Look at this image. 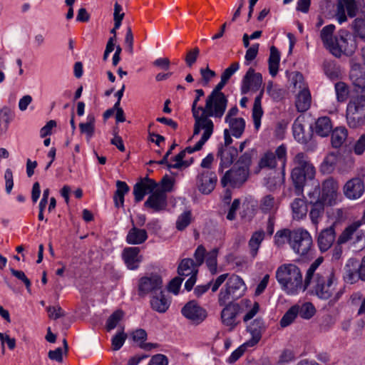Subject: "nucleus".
Wrapping results in <instances>:
<instances>
[{
    "mask_svg": "<svg viewBox=\"0 0 365 365\" xmlns=\"http://www.w3.org/2000/svg\"><path fill=\"white\" fill-rule=\"evenodd\" d=\"M323 257L315 259L307 269L305 274L306 289L312 285L313 292L322 299H329L334 295L337 300L341 292H336L338 278L333 267L322 265Z\"/></svg>",
    "mask_w": 365,
    "mask_h": 365,
    "instance_id": "f257e3e1",
    "label": "nucleus"
},
{
    "mask_svg": "<svg viewBox=\"0 0 365 365\" xmlns=\"http://www.w3.org/2000/svg\"><path fill=\"white\" fill-rule=\"evenodd\" d=\"M247 290L244 280L236 274H232L218 294L217 302L225 307L221 312V319L224 325L233 329L236 325V318L240 306L232 301L242 297Z\"/></svg>",
    "mask_w": 365,
    "mask_h": 365,
    "instance_id": "f03ea898",
    "label": "nucleus"
},
{
    "mask_svg": "<svg viewBox=\"0 0 365 365\" xmlns=\"http://www.w3.org/2000/svg\"><path fill=\"white\" fill-rule=\"evenodd\" d=\"M276 279L282 289L288 294L306 290L305 279L303 280L300 268L294 264L280 265L276 271Z\"/></svg>",
    "mask_w": 365,
    "mask_h": 365,
    "instance_id": "7ed1b4c3",
    "label": "nucleus"
},
{
    "mask_svg": "<svg viewBox=\"0 0 365 365\" xmlns=\"http://www.w3.org/2000/svg\"><path fill=\"white\" fill-rule=\"evenodd\" d=\"M294 167L291 178L294 187L296 195H302L307 180H312L316 174L314 165L310 163L308 156L304 153H299L294 159Z\"/></svg>",
    "mask_w": 365,
    "mask_h": 365,
    "instance_id": "20e7f679",
    "label": "nucleus"
},
{
    "mask_svg": "<svg viewBox=\"0 0 365 365\" xmlns=\"http://www.w3.org/2000/svg\"><path fill=\"white\" fill-rule=\"evenodd\" d=\"M346 118L349 127L356 128L365 123V97L359 96L347 104Z\"/></svg>",
    "mask_w": 365,
    "mask_h": 365,
    "instance_id": "39448f33",
    "label": "nucleus"
},
{
    "mask_svg": "<svg viewBox=\"0 0 365 365\" xmlns=\"http://www.w3.org/2000/svg\"><path fill=\"white\" fill-rule=\"evenodd\" d=\"M361 225V220L354 221L349 225L339 236L337 243L342 245L351 241L356 250H362L365 248V231L359 229Z\"/></svg>",
    "mask_w": 365,
    "mask_h": 365,
    "instance_id": "423d86ee",
    "label": "nucleus"
},
{
    "mask_svg": "<svg viewBox=\"0 0 365 365\" xmlns=\"http://www.w3.org/2000/svg\"><path fill=\"white\" fill-rule=\"evenodd\" d=\"M356 43L354 38L346 30L341 29L335 36V41L329 48L330 53L335 57L339 58L342 54L351 56L356 49Z\"/></svg>",
    "mask_w": 365,
    "mask_h": 365,
    "instance_id": "0eeeda50",
    "label": "nucleus"
},
{
    "mask_svg": "<svg viewBox=\"0 0 365 365\" xmlns=\"http://www.w3.org/2000/svg\"><path fill=\"white\" fill-rule=\"evenodd\" d=\"M290 246L295 253L300 256H309L312 252V238L303 228L294 230Z\"/></svg>",
    "mask_w": 365,
    "mask_h": 365,
    "instance_id": "6e6552de",
    "label": "nucleus"
},
{
    "mask_svg": "<svg viewBox=\"0 0 365 365\" xmlns=\"http://www.w3.org/2000/svg\"><path fill=\"white\" fill-rule=\"evenodd\" d=\"M292 81L294 87L299 89L295 101L297 110L300 113L305 112L310 108L312 103L309 90L305 85L303 76L300 73H296Z\"/></svg>",
    "mask_w": 365,
    "mask_h": 365,
    "instance_id": "1a4fd4ad",
    "label": "nucleus"
},
{
    "mask_svg": "<svg viewBox=\"0 0 365 365\" xmlns=\"http://www.w3.org/2000/svg\"><path fill=\"white\" fill-rule=\"evenodd\" d=\"M228 100L226 96L209 95L202 113L210 117L221 118L227 106Z\"/></svg>",
    "mask_w": 365,
    "mask_h": 365,
    "instance_id": "9d476101",
    "label": "nucleus"
},
{
    "mask_svg": "<svg viewBox=\"0 0 365 365\" xmlns=\"http://www.w3.org/2000/svg\"><path fill=\"white\" fill-rule=\"evenodd\" d=\"M195 119L193 135H198L201 130L204 132L200 140L206 143L213 133L214 124L210 116L203 113L192 114Z\"/></svg>",
    "mask_w": 365,
    "mask_h": 365,
    "instance_id": "9b49d317",
    "label": "nucleus"
},
{
    "mask_svg": "<svg viewBox=\"0 0 365 365\" xmlns=\"http://www.w3.org/2000/svg\"><path fill=\"white\" fill-rule=\"evenodd\" d=\"M287 156V149L284 145H279L274 153L265 152L259 159L258 165L259 168L273 169L277 166V159L284 165Z\"/></svg>",
    "mask_w": 365,
    "mask_h": 365,
    "instance_id": "f8f14e48",
    "label": "nucleus"
},
{
    "mask_svg": "<svg viewBox=\"0 0 365 365\" xmlns=\"http://www.w3.org/2000/svg\"><path fill=\"white\" fill-rule=\"evenodd\" d=\"M163 287L162 278L156 274L143 277L138 282V294L144 297L149 293H156L161 290Z\"/></svg>",
    "mask_w": 365,
    "mask_h": 365,
    "instance_id": "ddd939ff",
    "label": "nucleus"
},
{
    "mask_svg": "<svg viewBox=\"0 0 365 365\" xmlns=\"http://www.w3.org/2000/svg\"><path fill=\"white\" fill-rule=\"evenodd\" d=\"M247 170L244 168L231 169L225 173L221 179V184L223 187L228 185L239 187L247 180Z\"/></svg>",
    "mask_w": 365,
    "mask_h": 365,
    "instance_id": "4468645a",
    "label": "nucleus"
},
{
    "mask_svg": "<svg viewBox=\"0 0 365 365\" xmlns=\"http://www.w3.org/2000/svg\"><path fill=\"white\" fill-rule=\"evenodd\" d=\"M262 84V76L259 73H255L252 68H250L243 77L241 93H247L250 91H258Z\"/></svg>",
    "mask_w": 365,
    "mask_h": 365,
    "instance_id": "2eb2a0df",
    "label": "nucleus"
},
{
    "mask_svg": "<svg viewBox=\"0 0 365 365\" xmlns=\"http://www.w3.org/2000/svg\"><path fill=\"white\" fill-rule=\"evenodd\" d=\"M339 190L338 182L330 178L325 180L322 184V201L332 205L336 202Z\"/></svg>",
    "mask_w": 365,
    "mask_h": 365,
    "instance_id": "dca6fc26",
    "label": "nucleus"
},
{
    "mask_svg": "<svg viewBox=\"0 0 365 365\" xmlns=\"http://www.w3.org/2000/svg\"><path fill=\"white\" fill-rule=\"evenodd\" d=\"M217 181L216 174L210 170L202 172L197 178L198 189L203 194L210 193L214 190Z\"/></svg>",
    "mask_w": 365,
    "mask_h": 365,
    "instance_id": "f3484780",
    "label": "nucleus"
},
{
    "mask_svg": "<svg viewBox=\"0 0 365 365\" xmlns=\"http://www.w3.org/2000/svg\"><path fill=\"white\" fill-rule=\"evenodd\" d=\"M181 312L185 317L197 324L202 322L207 317L206 311L194 301L187 303Z\"/></svg>",
    "mask_w": 365,
    "mask_h": 365,
    "instance_id": "a211bd4d",
    "label": "nucleus"
},
{
    "mask_svg": "<svg viewBox=\"0 0 365 365\" xmlns=\"http://www.w3.org/2000/svg\"><path fill=\"white\" fill-rule=\"evenodd\" d=\"M158 187L156 182L149 178H145L133 187V195L136 202H140L147 193L153 192Z\"/></svg>",
    "mask_w": 365,
    "mask_h": 365,
    "instance_id": "6ab92c4d",
    "label": "nucleus"
},
{
    "mask_svg": "<svg viewBox=\"0 0 365 365\" xmlns=\"http://www.w3.org/2000/svg\"><path fill=\"white\" fill-rule=\"evenodd\" d=\"M343 190L347 198L351 200L359 199L364 192V181L359 178H354L346 182Z\"/></svg>",
    "mask_w": 365,
    "mask_h": 365,
    "instance_id": "aec40b11",
    "label": "nucleus"
},
{
    "mask_svg": "<svg viewBox=\"0 0 365 365\" xmlns=\"http://www.w3.org/2000/svg\"><path fill=\"white\" fill-rule=\"evenodd\" d=\"M144 206L153 212L163 210L167 207V195L163 191L155 190L144 202Z\"/></svg>",
    "mask_w": 365,
    "mask_h": 365,
    "instance_id": "412c9836",
    "label": "nucleus"
},
{
    "mask_svg": "<svg viewBox=\"0 0 365 365\" xmlns=\"http://www.w3.org/2000/svg\"><path fill=\"white\" fill-rule=\"evenodd\" d=\"M302 197L294 198L290 203L292 217L294 220L300 221L307 217L308 212L309 202L304 195H300Z\"/></svg>",
    "mask_w": 365,
    "mask_h": 365,
    "instance_id": "4be33fe9",
    "label": "nucleus"
},
{
    "mask_svg": "<svg viewBox=\"0 0 365 365\" xmlns=\"http://www.w3.org/2000/svg\"><path fill=\"white\" fill-rule=\"evenodd\" d=\"M265 329L264 322L262 318H257L251 322L247 326V331L250 333L252 337L245 342V345L255 346L261 339L262 334Z\"/></svg>",
    "mask_w": 365,
    "mask_h": 365,
    "instance_id": "5701e85b",
    "label": "nucleus"
},
{
    "mask_svg": "<svg viewBox=\"0 0 365 365\" xmlns=\"http://www.w3.org/2000/svg\"><path fill=\"white\" fill-rule=\"evenodd\" d=\"M237 156V150L234 147L218 148L217 157L220 158L218 172L222 173L224 170L230 167Z\"/></svg>",
    "mask_w": 365,
    "mask_h": 365,
    "instance_id": "b1692460",
    "label": "nucleus"
},
{
    "mask_svg": "<svg viewBox=\"0 0 365 365\" xmlns=\"http://www.w3.org/2000/svg\"><path fill=\"white\" fill-rule=\"evenodd\" d=\"M140 248L138 247H128L124 248L122 257L129 269H136L142 261L143 257L140 255Z\"/></svg>",
    "mask_w": 365,
    "mask_h": 365,
    "instance_id": "393cba45",
    "label": "nucleus"
},
{
    "mask_svg": "<svg viewBox=\"0 0 365 365\" xmlns=\"http://www.w3.org/2000/svg\"><path fill=\"white\" fill-rule=\"evenodd\" d=\"M336 237L335 230L331 226L322 230L318 237V245L322 252L327 251L333 245Z\"/></svg>",
    "mask_w": 365,
    "mask_h": 365,
    "instance_id": "a878e982",
    "label": "nucleus"
},
{
    "mask_svg": "<svg viewBox=\"0 0 365 365\" xmlns=\"http://www.w3.org/2000/svg\"><path fill=\"white\" fill-rule=\"evenodd\" d=\"M310 205L309 218L312 223L317 227L318 224L322 220L324 214V202L322 200L309 202Z\"/></svg>",
    "mask_w": 365,
    "mask_h": 365,
    "instance_id": "bb28decb",
    "label": "nucleus"
},
{
    "mask_svg": "<svg viewBox=\"0 0 365 365\" xmlns=\"http://www.w3.org/2000/svg\"><path fill=\"white\" fill-rule=\"evenodd\" d=\"M150 306L153 310L159 313H164L168 309L170 302L165 297L163 292L160 290L159 293L156 292L152 297Z\"/></svg>",
    "mask_w": 365,
    "mask_h": 365,
    "instance_id": "cd10ccee",
    "label": "nucleus"
},
{
    "mask_svg": "<svg viewBox=\"0 0 365 365\" xmlns=\"http://www.w3.org/2000/svg\"><path fill=\"white\" fill-rule=\"evenodd\" d=\"M148 239L147 231L144 229H140L133 225L130 229L126 236V242L130 245H140Z\"/></svg>",
    "mask_w": 365,
    "mask_h": 365,
    "instance_id": "c85d7f7f",
    "label": "nucleus"
},
{
    "mask_svg": "<svg viewBox=\"0 0 365 365\" xmlns=\"http://www.w3.org/2000/svg\"><path fill=\"white\" fill-rule=\"evenodd\" d=\"M198 267L195 265L193 259L191 258L183 259L178 265V273L180 276H191L197 274Z\"/></svg>",
    "mask_w": 365,
    "mask_h": 365,
    "instance_id": "c756f323",
    "label": "nucleus"
},
{
    "mask_svg": "<svg viewBox=\"0 0 365 365\" xmlns=\"http://www.w3.org/2000/svg\"><path fill=\"white\" fill-rule=\"evenodd\" d=\"M332 130V124L329 117H320L315 122L314 132L321 137H326Z\"/></svg>",
    "mask_w": 365,
    "mask_h": 365,
    "instance_id": "7c9ffc66",
    "label": "nucleus"
},
{
    "mask_svg": "<svg viewBox=\"0 0 365 365\" xmlns=\"http://www.w3.org/2000/svg\"><path fill=\"white\" fill-rule=\"evenodd\" d=\"M264 90H261L259 95L255 98L252 108V119L255 128L258 130L261 125V118L263 115V110L261 106V101L263 96Z\"/></svg>",
    "mask_w": 365,
    "mask_h": 365,
    "instance_id": "2f4dec72",
    "label": "nucleus"
},
{
    "mask_svg": "<svg viewBox=\"0 0 365 365\" xmlns=\"http://www.w3.org/2000/svg\"><path fill=\"white\" fill-rule=\"evenodd\" d=\"M280 61V53L278 49L274 46L270 47V53L268 59L269 74L274 77L277 74Z\"/></svg>",
    "mask_w": 365,
    "mask_h": 365,
    "instance_id": "473e14b6",
    "label": "nucleus"
},
{
    "mask_svg": "<svg viewBox=\"0 0 365 365\" xmlns=\"http://www.w3.org/2000/svg\"><path fill=\"white\" fill-rule=\"evenodd\" d=\"M349 76L357 91L361 93H365V72L360 69L353 68Z\"/></svg>",
    "mask_w": 365,
    "mask_h": 365,
    "instance_id": "72a5a7b5",
    "label": "nucleus"
},
{
    "mask_svg": "<svg viewBox=\"0 0 365 365\" xmlns=\"http://www.w3.org/2000/svg\"><path fill=\"white\" fill-rule=\"evenodd\" d=\"M337 164L339 165V155L336 153H330L325 157L322 163V171L326 173H331L334 171Z\"/></svg>",
    "mask_w": 365,
    "mask_h": 365,
    "instance_id": "f704fd0d",
    "label": "nucleus"
},
{
    "mask_svg": "<svg viewBox=\"0 0 365 365\" xmlns=\"http://www.w3.org/2000/svg\"><path fill=\"white\" fill-rule=\"evenodd\" d=\"M95 116L93 114H89L87 116L86 123H81L79 124V129L81 133L85 134L86 140L89 141L93 136L95 131Z\"/></svg>",
    "mask_w": 365,
    "mask_h": 365,
    "instance_id": "c9c22d12",
    "label": "nucleus"
},
{
    "mask_svg": "<svg viewBox=\"0 0 365 365\" xmlns=\"http://www.w3.org/2000/svg\"><path fill=\"white\" fill-rule=\"evenodd\" d=\"M335 30L334 24H329L324 26L321 31L320 37L324 46L329 50L331 46L335 41V37H333V33Z\"/></svg>",
    "mask_w": 365,
    "mask_h": 365,
    "instance_id": "e433bc0d",
    "label": "nucleus"
},
{
    "mask_svg": "<svg viewBox=\"0 0 365 365\" xmlns=\"http://www.w3.org/2000/svg\"><path fill=\"white\" fill-rule=\"evenodd\" d=\"M240 303L242 307L247 309L250 308V309L243 317V321L245 322L252 319L260 309V305L257 302L252 303L251 300L248 299H244L240 302Z\"/></svg>",
    "mask_w": 365,
    "mask_h": 365,
    "instance_id": "4c0bfd02",
    "label": "nucleus"
},
{
    "mask_svg": "<svg viewBox=\"0 0 365 365\" xmlns=\"http://www.w3.org/2000/svg\"><path fill=\"white\" fill-rule=\"evenodd\" d=\"M348 135L347 130L345 128L339 127L332 130L331 142L334 148H339L345 141Z\"/></svg>",
    "mask_w": 365,
    "mask_h": 365,
    "instance_id": "58836bf2",
    "label": "nucleus"
},
{
    "mask_svg": "<svg viewBox=\"0 0 365 365\" xmlns=\"http://www.w3.org/2000/svg\"><path fill=\"white\" fill-rule=\"evenodd\" d=\"M264 238V232L262 230L255 232L250 241L249 247L250 249V254L252 257L257 255L258 250Z\"/></svg>",
    "mask_w": 365,
    "mask_h": 365,
    "instance_id": "ea45409f",
    "label": "nucleus"
},
{
    "mask_svg": "<svg viewBox=\"0 0 365 365\" xmlns=\"http://www.w3.org/2000/svg\"><path fill=\"white\" fill-rule=\"evenodd\" d=\"M259 208L264 213H272L277 210L278 205L275 198L272 195H267L261 199Z\"/></svg>",
    "mask_w": 365,
    "mask_h": 365,
    "instance_id": "a19ab883",
    "label": "nucleus"
},
{
    "mask_svg": "<svg viewBox=\"0 0 365 365\" xmlns=\"http://www.w3.org/2000/svg\"><path fill=\"white\" fill-rule=\"evenodd\" d=\"M229 124L232 135L235 138H240L245 128V121L242 118H236L230 121H225Z\"/></svg>",
    "mask_w": 365,
    "mask_h": 365,
    "instance_id": "79ce46f5",
    "label": "nucleus"
},
{
    "mask_svg": "<svg viewBox=\"0 0 365 365\" xmlns=\"http://www.w3.org/2000/svg\"><path fill=\"white\" fill-rule=\"evenodd\" d=\"M293 233L294 230L282 229L278 230L274 235V244L279 247H282L287 242L290 245Z\"/></svg>",
    "mask_w": 365,
    "mask_h": 365,
    "instance_id": "37998d69",
    "label": "nucleus"
},
{
    "mask_svg": "<svg viewBox=\"0 0 365 365\" xmlns=\"http://www.w3.org/2000/svg\"><path fill=\"white\" fill-rule=\"evenodd\" d=\"M334 90L336 93V100L339 103L345 102L349 96V86L342 81H339L334 85Z\"/></svg>",
    "mask_w": 365,
    "mask_h": 365,
    "instance_id": "c03bdc74",
    "label": "nucleus"
},
{
    "mask_svg": "<svg viewBox=\"0 0 365 365\" xmlns=\"http://www.w3.org/2000/svg\"><path fill=\"white\" fill-rule=\"evenodd\" d=\"M354 158L351 153H348L342 156L339 155V170L341 173H348L354 166Z\"/></svg>",
    "mask_w": 365,
    "mask_h": 365,
    "instance_id": "a18cd8bd",
    "label": "nucleus"
},
{
    "mask_svg": "<svg viewBox=\"0 0 365 365\" xmlns=\"http://www.w3.org/2000/svg\"><path fill=\"white\" fill-rule=\"evenodd\" d=\"M217 254L218 250L215 248L207 252L205 257L206 264L212 275L217 273Z\"/></svg>",
    "mask_w": 365,
    "mask_h": 365,
    "instance_id": "49530a36",
    "label": "nucleus"
},
{
    "mask_svg": "<svg viewBox=\"0 0 365 365\" xmlns=\"http://www.w3.org/2000/svg\"><path fill=\"white\" fill-rule=\"evenodd\" d=\"M294 306H297L298 315L302 319H309L315 314V307L310 302H305L302 305L295 304Z\"/></svg>",
    "mask_w": 365,
    "mask_h": 365,
    "instance_id": "de8ad7c7",
    "label": "nucleus"
},
{
    "mask_svg": "<svg viewBox=\"0 0 365 365\" xmlns=\"http://www.w3.org/2000/svg\"><path fill=\"white\" fill-rule=\"evenodd\" d=\"M297 306L291 307L282 317L279 324L282 327L290 325L298 315Z\"/></svg>",
    "mask_w": 365,
    "mask_h": 365,
    "instance_id": "09e8293b",
    "label": "nucleus"
},
{
    "mask_svg": "<svg viewBox=\"0 0 365 365\" xmlns=\"http://www.w3.org/2000/svg\"><path fill=\"white\" fill-rule=\"evenodd\" d=\"M352 29L355 37L365 38V19L358 17L352 23Z\"/></svg>",
    "mask_w": 365,
    "mask_h": 365,
    "instance_id": "8fccbe9b",
    "label": "nucleus"
},
{
    "mask_svg": "<svg viewBox=\"0 0 365 365\" xmlns=\"http://www.w3.org/2000/svg\"><path fill=\"white\" fill-rule=\"evenodd\" d=\"M192 220V213L191 211L187 210L182 212L178 217L176 221V228L182 231L185 230L191 222Z\"/></svg>",
    "mask_w": 365,
    "mask_h": 365,
    "instance_id": "3c124183",
    "label": "nucleus"
},
{
    "mask_svg": "<svg viewBox=\"0 0 365 365\" xmlns=\"http://www.w3.org/2000/svg\"><path fill=\"white\" fill-rule=\"evenodd\" d=\"M123 317V312L121 310H117L114 312L108 319L106 322V329L108 331H110L115 328L118 322L122 319Z\"/></svg>",
    "mask_w": 365,
    "mask_h": 365,
    "instance_id": "603ef678",
    "label": "nucleus"
},
{
    "mask_svg": "<svg viewBox=\"0 0 365 365\" xmlns=\"http://www.w3.org/2000/svg\"><path fill=\"white\" fill-rule=\"evenodd\" d=\"M293 135L296 140L299 143H305L307 138L304 135V130L303 125L297 120H295L293 126Z\"/></svg>",
    "mask_w": 365,
    "mask_h": 365,
    "instance_id": "864d4df0",
    "label": "nucleus"
},
{
    "mask_svg": "<svg viewBox=\"0 0 365 365\" xmlns=\"http://www.w3.org/2000/svg\"><path fill=\"white\" fill-rule=\"evenodd\" d=\"M14 118V113L8 107H4L0 110V120L4 123L5 129H7L9 124Z\"/></svg>",
    "mask_w": 365,
    "mask_h": 365,
    "instance_id": "5fc2aeb1",
    "label": "nucleus"
},
{
    "mask_svg": "<svg viewBox=\"0 0 365 365\" xmlns=\"http://www.w3.org/2000/svg\"><path fill=\"white\" fill-rule=\"evenodd\" d=\"M267 92L272 99L277 101L281 100L283 97L282 90L274 86L272 81H269L267 84Z\"/></svg>",
    "mask_w": 365,
    "mask_h": 365,
    "instance_id": "6e6d98bb",
    "label": "nucleus"
},
{
    "mask_svg": "<svg viewBox=\"0 0 365 365\" xmlns=\"http://www.w3.org/2000/svg\"><path fill=\"white\" fill-rule=\"evenodd\" d=\"M185 157V155L184 152L182 150L177 155H175L173 158L171 159V160L174 161L175 163L172 164V165H168V169H171V168L180 169L182 166H185V167L189 166L190 163H188L186 161H183V159Z\"/></svg>",
    "mask_w": 365,
    "mask_h": 365,
    "instance_id": "4d7b16f0",
    "label": "nucleus"
},
{
    "mask_svg": "<svg viewBox=\"0 0 365 365\" xmlns=\"http://www.w3.org/2000/svg\"><path fill=\"white\" fill-rule=\"evenodd\" d=\"M126 338L127 335L123 331L116 334L112 339V349L114 351L119 350L123 346Z\"/></svg>",
    "mask_w": 365,
    "mask_h": 365,
    "instance_id": "13d9d810",
    "label": "nucleus"
},
{
    "mask_svg": "<svg viewBox=\"0 0 365 365\" xmlns=\"http://www.w3.org/2000/svg\"><path fill=\"white\" fill-rule=\"evenodd\" d=\"M201 74V83L202 86H206L209 84L210 80L216 76L214 71H212L207 66L206 68H200Z\"/></svg>",
    "mask_w": 365,
    "mask_h": 365,
    "instance_id": "bf43d9fd",
    "label": "nucleus"
},
{
    "mask_svg": "<svg viewBox=\"0 0 365 365\" xmlns=\"http://www.w3.org/2000/svg\"><path fill=\"white\" fill-rule=\"evenodd\" d=\"M265 180V186L272 191L279 187L283 182V178L279 175L277 177L268 178Z\"/></svg>",
    "mask_w": 365,
    "mask_h": 365,
    "instance_id": "052dcab7",
    "label": "nucleus"
},
{
    "mask_svg": "<svg viewBox=\"0 0 365 365\" xmlns=\"http://www.w3.org/2000/svg\"><path fill=\"white\" fill-rule=\"evenodd\" d=\"M125 14L123 12L122 6L115 3L114 5L113 20L115 22V28H120L122 20L123 19Z\"/></svg>",
    "mask_w": 365,
    "mask_h": 365,
    "instance_id": "680f3d73",
    "label": "nucleus"
},
{
    "mask_svg": "<svg viewBox=\"0 0 365 365\" xmlns=\"http://www.w3.org/2000/svg\"><path fill=\"white\" fill-rule=\"evenodd\" d=\"M206 255L205 248L202 245H199L194 253V257L195 259V262H194L195 265L199 267L204 262Z\"/></svg>",
    "mask_w": 365,
    "mask_h": 365,
    "instance_id": "e2e57ef3",
    "label": "nucleus"
},
{
    "mask_svg": "<svg viewBox=\"0 0 365 365\" xmlns=\"http://www.w3.org/2000/svg\"><path fill=\"white\" fill-rule=\"evenodd\" d=\"M259 46V43H255L252 44V46L249 47L248 49L246 51L245 58L247 65H248L252 61H253L256 58L258 53Z\"/></svg>",
    "mask_w": 365,
    "mask_h": 365,
    "instance_id": "0e129e2a",
    "label": "nucleus"
},
{
    "mask_svg": "<svg viewBox=\"0 0 365 365\" xmlns=\"http://www.w3.org/2000/svg\"><path fill=\"white\" fill-rule=\"evenodd\" d=\"M199 53L200 49L197 47H195L187 53L185 56V62L187 66H192V65L196 62Z\"/></svg>",
    "mask_w": 365,
    "mask_h": 365,
    "instance_id": "69168bd1",
    "label": "nucleus"
},
{
    "mask_svg": "<svg viewBox=\"0 0 365 365\" xmlns=\"http://www.w3.org/2000/svg\"><path fill=\"white\" fill-rule=\"evenodd\" d=\"M148 365H168V359L164 354H158L152 356Z\"/></svg>",
    "mask_w": 365,
    "mask_h": 365,
    "instance_id": "338daca9",
    "label": "nucleus"
},
{
    "mask_svg": "<svg viewBox=\"0 0 365 365\" xmlns=\"http://www.w3.org/2000/svg\"><path fill=\"white\" fill-rule=\"evenodd\" d=\"M365 151V134L361 135L354 145V152L360 155Z\"/></svg>",
    "mask_w": 365,
    "mask_h": 365,
    "instance_id": "774afa93",
    "label": "nucleus"
}]
</instances>
